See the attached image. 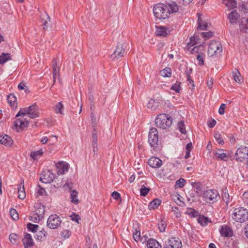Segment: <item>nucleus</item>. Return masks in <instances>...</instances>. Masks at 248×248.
I'll return each mask as SVG.
<instances>
[{
	"mask_svg": "<svg viewBox=\"0 0 248 248\" xmlns=\"http://www.w3.org/2000/svg\"><path fill=\"white\" fill-rule=\"evenodd\" d=\"M172 123V118L169 114H160L155 119L156 126L159 128L166 129L169 128Z\"/></svg>",
	"mask_w": 248,
	"mask_h": 248,
	"instance_id": "obj_1",
	"label": "nucleus"
},
{
	"mask_svg": "<svg viewBox=\"0 0 248 248\" xmlns=\"http://www.w3.org/2000/svg\"><path fill=\"white\" fill-rule=\"evenodd\" d=\"M232 217L237 222H245L248 220V210L242 207L235 208L232 212Z\"/></svg>",
	"mask_w": 248,
	"mask_h": 248,
	"instance_id": "obj_2",
	"label": "nucleus"
},
{
	"mask_svg": "<svg viewBox=\"0 0 248 248\" xmlns=\"http://www.w3.org/2000/svg\"><path fill=\"white\" fill-rule=\"evenodd\" d=\"M153 12L156 18L159 19H165L170 16L169 10L165 4L157 3L154 7Z\"/></svg>",
	"mask_w": 248,
	"mask_h": 248,
	"instance_id": "obj_3",
	"label": "nucleus"
},
{
	"mask_svg": "<svg viewBox=\"0 0 248 248\" xmlns=\"http://www.w3.org/2000/svg\"><path fill=\"white\" fill-rule=\"evenodd\" d=\"M25 115L28 116L31 119L38 117L39 116L38 108L35 104H34L28 108L20 109L16 116Z\"/></svg>",
	"mask_w": 248,
	"mask_h": 248,
	"instance_id": "obj_4",
	"label": "nucleus"
},
{
	"mask_svg": "<svg viewBox=\"0 0 248 248\" xmlns=\"http://www.w3.org/2000/svg\"><path fill=\"white\" fill-rule=\"evenodd\" d=\"M203 200L209 203L217 202L220 198L218 191L215 189H208L202 193Z\"/></svg>",
	"mask_w": 248,
	"mask_h": 248,
	"instance_id": "obj_5",
	"label": "nucleus"
},
{
	"mask_svg": "<svg viewBox=\"0 0 248 248\" xmlns=\"http://www.w3.org/2000/svg\"><path fill=\"white\" fill-rule=\"evenodd\" d=\"M45 213V207L41 204H38L36 207L34 213L30 217V220L33 222H39L43 217Z\"/></svg>",
	"mask_w": 248,
	"mask_h": 248,
	"instance_id": "obj_6",
	"label": "nucleus"
},
{
	"mask_svg": "<svg viewBox=\"0 0 248 248\" xmlns=\"http://www.w3.org/2000/svg\"><path fill=\"white\" fill-rule=\"evenodd\" d=\"M222 50V46L221 43L218 41H212L208 48V55L209 56H213L220 53Z\"/></svg>",
	"mask_w": 248,
	"mask_h": 248,
	"instance_id": "obj_7",
	"label": "nucleus"
},
{
	"mask_svg": "<svg viewBox=\"0 0 248 248\" xmlns=\"http://www.w3.org/2000/svg\"><path fill=\"white\" fill-rule=\"evenodd\" d=\"M17 119L14 122V126L17 131L22 130L27 127L29 124V121L25 115L16 116Z\"/></svg>",
	"mask_w": 248,
	"mask_h": 248,
	"instance_id": "obj_8",
	"label": "nucleus"
},
{
	"mask_svg": "<svg viewBox=\"0 0 248 248\" xmlns=\"http://www.w3.org/2000/svg\"><path fill=\"white\" fill-rule=\"evenodd\" d=\"M62 223L61 218L57 215L50 216L47 220V226L50 229H57Z\"/></svg>",
	"mask_w": 248,
	"mask_h": 248,
	"instance_id": "obj_9",
	"label": "nucleus"
},
{
	"mask_svg": "<svg viewBox=\"0 0 248 248\" xmlns=\"http://www.w3.org/2000/svg\"><path fill=\"white\" fill-rule=\"evenodd\" d=\"M181 240L177 237H171L165 242L164 248H182Z\"/></svg>",
	"mask_w": 248,
	"mask_h": 248,
	"instance_id": "obj_10",
	"label": "nucleus"
},
{
	"mask_svg": "<svg viewBox=\"0 0 248 248\" xmlns=\"http://www.w3.org/2000/svg\"><path fill=\"white\" fill-rule=\"evenodd\" d=\"M236 159L242 162L245 160H248V147L239 148L235 152Z\"/></svg>",
	"mask_w": 248,
	"mask_h": 248,
	"instance_id": "obj_11",
	"label": "nucleus"
},
{
	"mask_svg": "<svg viewBox=\"0 0 248 248\" xmlns=\"http://www.w3.org/2000/svg\"><path fill=\"white\" fill-rule=\"evenodd\" d=\"M148 141L151 146H155L158 141L157 130L155 128L150 129L148 135Z\"/></svg>",
	"mask_w": 248,
	"mask_h": 248,
	"instance_id": "obj_12",
	"label": "nucleus"
},
{
	"mask_svg": "<svg viewBox=\"0 0 248 248\" xmlns=\"http://www.w3.org/2000/svg\"><path fill=\"white\" fill-rule=\"evenodd\" d=\"M215 155L214 158L216 160H221L226 161L229 159L230 156L229 153H225L223 149H217L214 151Z\"/></svg>",
	"mask_w": 248,
	"mask_h": 248,
	"instance_id": "obj_13",
	"label": "nucleus"
},
{
	"mask_svg": "<svg viewBox=\"0 0 248 248\" xmlns=\"http://www.w3.org/2000/svg\"><path fill=\"white\" fill-rule=\"evenodd\" d=\"M219 232L222 236L227 237H231L232 235V230L226 225L220 226Z\"/></svg>",
	"mask_w": 248,
	"mask_h": 248,
	"instance_id": "obj_14",
	"label": "nucleus"
},
{
	"mask_svg": "<svg viewBox=\"0 0 248 248\" xmlns=\"http://www.w3.org/2000/svg\"><path fill=\"white\" fill-rule=\"evenodd\" d=\"M56 167L58 175L63 174L68 171V164L66 162L63 161L59 162L56 164Z\"/></svg>",
	"mask_w": 248,
	"mask_h": 248,
	"instance_id": "obj_15",
	"label": "nucleus"
},
{
	"mask_svg": "<svg viewBox=\"0 0 248 248\" xmlns=\"http://www.w3.org/2000/svg\"><path fill=\"white\" fill-rule=\"evenodd\" d=\"M148 163L149 165L153 168H159L162 164L161 160L156 157H151Z\"/></svg>",
	"mask_w": 248,
	"mask_h": 248,
	"instance_id": "obj_16",
	"label": "nucleus"
},
{
	"mask_svg": "<svg viewBox=\"0 0 248 248\" xmlns=\"http://www.w3.org/2000/svg\"><path fill=\"white\" fill-rule=\"evenodd\" d=\"M124 51L125 49L123 45H121L118 46L113 54L111 55V58L113 59H118L119 58L122 57L124 53Z\"/></svg>",
	"mask_w": 248,
	"mask_h": 248,
	"instance_id": "obj_17",
	"label": "nucleus"
},
{
	"mask_svg": "<svg viewBox=\"0 0 248 248\" xmlns=\"http://www.w3.org/2000/svg\"><path fill=\"white\" fill-rule=\"evenodd\" d=\"M7 102L11 108L16 109L17 106V98L15 94H8L7 96Z\"/></svg>",
	"mask_w": 248,
	"mask_h": 248,
	"instance_id": "obj_18",
	"label": "nucleus"
},
{
	"mask_svg": "<svg viewBox=\"0 0 248 248\" xmlns=\"http://www.w3.org/2000/svg\"><path fill=\"white\" fill-rule=\"evenodd\" d=\"M192 69L191 68H188L186 67L185 74L187 77V81L188 82L187 85L189 86V88L191 89V91H193V89H194L195 85L194 84V81L190 77V74L192 72Z\"/></svg>",
	"mask_w": 248,
	"mask_h": 248,
	"instance_id": "obj_19",
	"label": "nucleus"
},
{
	"mask_svg": "<svg viewBox=\"0 0 248 248\" xmlns=\"http://www.w3.org/2000/svg\"><path fill=\"white\" fill-rule=\"evenodd\" d=\"M165 5L169 10L170 15L171 14L177 12L179 9V6L174 1L167 3Z\"/></svg>",
	"mask_w": 248,
	"mask_h": 248,
	"instance_id": "obj_20",
	"label": "nucleus"
},
{
	"mask_svg": "<svg viewBox=\"0 0 248 248\" xmlns=\"http://www.w3.org/2000/svg\"><path fill=\"white\" fill-rule=\"evenodd\" d=\"M22 241L25 248H28L33 244V241L32 237L29 233H26Z\"/></svg>",
	"mask_w": 248,
	"mask_h": 248,
	"instance_id": "obj_21",
	"label": "nucleus"
},
{
	"mask_svg": "<svg viewBox=\"0 0 248 248\" xmlns=\"http://www.w3.org/2000/svg\"><path fill=\"white\" fill-rule=\"evenodd\" d=\"M0 143L5 146H10L12 145L13 140L8 135H2L0 136Z\"/></svg>",
	"mask_w": 248,
	"mask_h": 248,
	"instance_id": "obj_22",
	"label": "nucleus"
},
{
	"mask_svg": "<svg viewBox=\"0 0 248 248\" xmlns=\"http://www.w3.org/2000/svg\"><path fill=\"white\" fill-rule=\"evenodd\" d=\"M239 17V15L236 10H233L228 16V18L231 24H235Z\"/></svg>",
	"mask_w": 248,
	"mask_h": 248,
	"instance_id": "obj_23",
	"label": "nucleus"
},
{
	"mask_svg": "<svg viewBox=\"0 0 248 248\" xmlns=\"http://www.w3.org/2000/svg\"><path fill=\"white\" fill-rule=\"evenodd\" d=\"M147 248H161V246L158 242L155 239L150 238L147 241Z\"/></svg>",
	"mask_w": 248,
	"mask_h": 248,
	"instance_id": "obj_24",
	"label": "nucleus"
},
{
	"mask_svg": "<svg viewBox=\"0 0 248 248\" xmlns=\"http://www.w3.org/2000/svg\"><path fill=\"white\" fill-rule=\"evenodd\" d=\"M54 178V175L53 174L50 173V171H48L45 173L43 177H41L40 180L44 183H49L52 182Z\"/></svg>",
	"mask_w": 248,
	"mask_h": 248,
	"instance_id": "obj_25",
	"label": "nucleus"
},
{
	"mask_svg": "<svg viewBox=\"0 0 248 248\" xmlns=\"http://www.w3.org/2000/svg\"><path fill=\"white\" fill-rule=\"evenodd\" d=\"M18 197L21 200L24 199L26 197L23 181H22L21 184L18 186Z\"/></svg>",
	"mask_w": 248,
	"mask_h": 248,
	"instance_id": "obj_26",
	"label": "nucleus"
},
{
	"mask_svg": "<svg viewBox=\"0 0 248 248\" xmlns=\"http://www.w3.org/2000/svg\"><path fill=\"white\" fill-rule=\"evenodd\" d=\"M232 77L234 80L237 83H240L243 81V78L240 73L237 69H235L232 72Z\"/></svg>",
	"mask_w": 248,
	"mask_h": 248,
	"instance_id": "obj_27",
	"label": "nucleus"
},
{
	"mask_svg": "<svg viewBox=\"0 0 248 248\" xmlns=\"http://www.w3.org/2000/svg\"><path fill=\"white\" fill-rule=\"evenodd\" d=\"M44 152L45 150L43 149H40L39 150L31 152L30 156L33 160H37L42 155Z\"/></svg>",
	"mask_w": 248,
	"mask_h": 248,
	"instance_id": "obj_28",
	"label": "nucleus"
},
{
	"mask_svg": "<svg viewBox=\"0 0 248 248\" xmlns=\"http://www.w3.org/2000/svg\"><path fill=\"white\" fill-rule=\"evenodd\" d=\"M248 18L243 17L241 19V24H240V29L242 31L244 32H247L248 27Z\"/></svg>",
	"mask_w": 248,
	"mask_h": 248,
	"instance_id": "obj_29",
	"label": "nucleus"
},
{
	"mask_svg": "<svg viewBox=\"0 0 248 248\" xmlns=\"http://www.w3.org/2000/svg\"><path fill=\"white\" fill-rule=\"evenodd\" d=\"M167 29L165 27L160 26L157 27L156 30V34L158 36L165 37L168 35Z\"/></svg>",
	"mask_w": 248,
	"mask_h": 248,
	"instance_id": "obj_30",
	"label": "nucleus"
},
{
	"mask_svg": "<svg viewBox=\"0 0 248 248\" xmlns=\"http://www.w3.org/2000/svg\"><path fill=\"white\" fill-rule=\"evenodd\" d=\"M11 60V55L9 53H2L0 55V64H3L6 62Z\"/></svg>",
	"mask_w": 248,
	"mask_h": 248,
	"instance_id": "obj_31",
	"label": "nucleus"
},
{
	"mask_svg": "<svg viewBox=\"0 0 248 248\" xmlns=\"http://www.w3.org/2000/svg\"><path fill=\"white\" fill-rule=\"evenodd\" d=\"M198 222L202 226H204L207 225L208 223L210 222L209 218L203 215H200L198 218Z\"/></svg>",
	"mask_w": 248,
	"mask_h": 248,
	"instance_id": "obj_32",
	"label": "nucleus"
},
{
	"mask_svg": "<svg viewBox=\"0 0 248 248\" xmlns=\"http://www.w3.org/2000/svg\"><path fill=\"white\" fill-rule=\"evenodd\" d=\"M161 202V200L158 199H155L151 202L149 205L148 208L149 210L154 209L158 207Z\"/></svg>",
	"mask_w": 248,
	"mask_h": 248,
	"instance_id": "obj_33",
	"label": "nucleus"
},
{
	"mask_svg": "<svg viewBox=\"0 0 248 248\" xmlns=\"http://www.w3.org/2000/svg\"><path fill=\"white\" fill-rule=\"evenodd\" d=\"M223 3L229 9H232L236 7L235 0H223Z\"/></svg>",
	"mask_w": 248,
	"mask_h": 248,
	"instance_id": "obj_34",
	"label": "nucleus"
},
{
	"mask_svg": "<svg viewBox=\"0 0 248 248\" xmlns=\"http://www.w3.org/2000/svg\"><path fill=\"white\" fill-rule=\"evenodd\" d=\"M158 106V102L153 99H150L147 103V107L153 110H156Z\"/></svg>",
	"mask_w": 248,
	"mask_h": 248,
	"instance_id": "obj_35",
	"label": "nucleus"
},
{
	"mask_svg": "<svg viewBox=\"0 0 248 248\" xmlns=\"http://www.w3.org/2000/svg\"><path fill=\"white\" fill-rule=\"evenodd\" d=\"M197 15H198V28L201 30H207L208 26L207 23L200 19L199 13H198Z\"/></svg>",
	"mask_w": 248,
	"mask_h": 248,
	"instance_id": "obj_36",
	"label": "nucleus"
},
{
	"mask_svg": "<svg viewBox=\"0 0 248 248\" xmlns=\"http://www.w3.org/2000/svg\"><path fill=\"white\" fill-rule=\"evenodd\" d=\"M70 198L72 202L75 204L78 203L79 201L78 199V192L77 191L73 190L71 191Z\"/></svg>",
	"mask_w": 248,
	"mask_h": 248,
	"instance_id": "obj_37",
	"label": "nucleus"
},
{
	"mask_svg": "<svg viewBox=\"0 0 248 248\" xmlns=\"http://www.w3.org/2000/svg\"><path fill=\"white\" fill-rule=\"evenodd\" d=\"M55 111L57 114H63V105L62 102L57 103L55 107Z\"/></svg>",
	"mask_w": 248,
	"mask_h": 248,
	"instance_id": "obj_38",
	"label": "nucleus"
},
{
	"mask_svg": "<svg viewBox=\"0 0 248 248\" xmlns=\"http://www.w3.org/2000/svg\"><path fill=\"white\" fill-rule=\"evenodd\" d=\"M9 240L12 244L16 245L19 242L20 237L16 233H12L9 235Z\"/></svg>",
	"mask_w": 248,
	"mask_h": 248,
	"instance_id": "obj_39",
	"label": "nucleus"
},
{
	"mask_svg": "<svg viewBox=\"0 0 248 248\" xmlns=\"http://www.w3.org/2000/svg\"><path fill=\"white\" fill-rule=\"evenodd\" d=\"M160 74L164 77H170L171 75V70L169 67H166L160 72Z\"/></svg>",
	"mask_w": 248,
	"mask_h": 248,
	"instance_id": "obj_40",
	"label": "nucleus"
},
{
	"mask_svg": "<svg viewBox=\"0 0 248 248\" xmlns=\"http://www.w3.org/2000/svg\"><path fill=\"white\" fill-rule=\"evenodd\" d=\"M199 37L197 35H194L192 37L190 38V42L187 43V47L188 46H193L198 44Z\"/></svg>",
	"mask_w": 248,
	"mask_h": 248,
	"instance_id": "obj_41",
	"label": "nucleus"
},
{
	"mask_svg": "<svg viewBox=\"0 0 248 248\" xmlns=\"http://www.w3.org/2000/svg\"><path fill=\"white\" fill-rule=\"evenodd\" d=\"M177 128L182 134H186V131L184 121H181L177 123Z\"/></svg>",
	"mask_w": 248,
	"mask_h": 248,
	"instance_id": "obj_42",
	"label": "nucleus"
},
{
	"mask_svg": "<svg viewBox=\"0 0 248 248\" xmlns=\"http://www.w3.org/2000/svg\"><path fill=\"white\" fill-rule=\"evenodd\" d=\"M222 197L223 201L228 204L230 202V196L226 189L223 190Z\"/></svg>",
	"mask_w": 248,
	"mask_h": 248,
	"instance_id": "obj_43",
	"label": "nucleus"
},
{
	"mask_svg": "<svg viewBox=\"0 0 248 248\" xmlns=\"http://www.w3.org/2000/svg\"><path fill=\"white\" fill-rule=\"evenodd\" d=\"M196 57L199 61L198 64L199 65H204V59L205 58L204 54L202 52L199 53V54L197 55Z\"/></svg>",
	"mask_w": 248,
	"mask_h": 248,
	"instance_id": "obj_44",
	"label": "nucleus"
},
{
	"mask_svg": "<svg viewBox=\"0 0 248 248\" xmlns=\"http://www.w3.org/2000/svg\"><path fill=\"white\" fill-rule=\"evenodd\" d=\"M214 138L218 144L222 145L224 143V140L222 138V136L219 132H217L215 133Z\"/></svg>",
	"mask_w": 248,
	"mask_h": 248,
	"instance_id": "obj_45",
	"label": "nucleus"
},
{
	"mask_svg": "<svg viewBox=\"0 0 248 248\" xmlns=\"http://www.w3.org/2000/svg\"><path fill=\"white\" fill-rule=\"evenodd\" d=\"M192 46H188L187 47V49L191 52V53H196L197 54H199V53H201V52H200V49L201 47V45L197 46H194V47H192Z\"/></svg>",
	"mask_w": 248,
	"mask_h": 248,
	"instance_id": "obj_46",
	"label": "nucleus"
},
{
	"mask_svg": "<svg viewBox=\"0 0 248 248\" xmlns=\"http://www.w3.org/2000/svg\"><path fill=\"white\" fill-rule=\"evenodd\" d=\"M186 213L190 217H196L199 215L198 212L192 208L188 209Z\"/></svg>",
	"mask_w": 248,
	"mask_h": 248,
	"instance_id": "obj_47",
	"label": "nucleus"
},
{
	"mask_svg": "<svg viewBox=\"0 0 248 248\" xmlns=\"http://www.w3.org/2000/svg\"><path fill=\"white\" fill-rule=\"evenodd\" d=\"M167 224L163 219L161 220L158 223V228L161 232H164L166 230Z\"/></svg>",
	"mask_w": 248,
	"mask_h": 248,
	"instance_id": "obj_48",
	"label": "nucleus"
},
{
	"mask_svg": "<svg viewBox=\"0 0 248 248\" xmlns=\"http://www.w3.org/2000/svg\"><path fill=\"white\" fill-rule=\"evenodd\" d=\"M191 185L193 188L196 190L197 193H199L201 191L202 187L201 184L199 182H192Z\"/></svg>",
	"mask_w": 248,
	"mask_h": 248,
	"instance_id": "obj_49",
	"label": "nucleus"
},
{
	"mask_svg": "<svg viewBox=\"0 0 248 248\" xmlns=\"http://www.w3.org/2000/svg\"><path fill=\"white\" fill-rule=\"evenodd\" d=\"M150 190V188L145 187L144 185H142L141 186V188L140 189V194L142 196H145L147 195L149 191Z\"/></svg>",
	"mask_w": 248,
	"mask_h": 248,
	"instance_id": "obj_50",
	"label": "nucleus"
},
{
	"mask_svg": "<svg viewBox=\"0 0 248 248\" xmlns=\"http://www.w3.org/2000/svg\"><path fill=\"white\" fill-rule=\"evenodd\" d=\"M18 89L19 90H24V92L25 93L27 92H30V91L28 90V87L26 85V84L24 82H21L18 85Z\"/></svg>",
	"mask_w": 248,
	"mask_h": 248,
	"instance_id": "obj_51",
	"label": "nucleus"
},
{
	"mask_svg": "<svg viewBox=\"0 0 248 248\" xmlns=\"http://www.w3.org/2000/svg\"><path fill=\"white\" fill-rule=\"evenodd\" d=\"M10 214L14 220H16L18 219V214L16 209H11L10 211Z\"/></svg>",
	"mask_w": 248,
	"mask_h": 248,
	"instance_id": "obj_52",
	"label": "nucleus"
},
{
	"mask_svg": "<svg viewBox=\"0 0 248 248\" xmlns=\"http://www.w3.org/2000/svg\"><path fill=\"white\" fill-rule=\"evenodd\" d=\"M69 217L72 221L79 223V220L80 219V217L78 215L76 214L75 213H72Z\"/></svg>",
	"mask_w": 248,
	"mask_h": 248,
	"instance_id": "obj_53",
	"label": "nucleus"
},
{
	"mask_svg": "<svg viewBox=\"0 0 248 248\" xmlns=\"http://www.w3.org/2000/svg\"><path fill=\"white\" fill-rule=\"evenodd\" d=\"M27 228L29 230V231H31L32 232H35L37 230V229L38 228V225L32 224L31 223H29L27 224Z\"/></svg>",
	"mask_w": 248,
	"mask_h": 248,
	"instance_id": "obj_54",
	"label": "nucleus"
},
{
	"mask_svg": "<svg viewBox=\"0 0 248 248\" xmlns=\"http://www.w3.org/2000/svg\"><path fill=\"white\" fill-rule=\"evenodd\" d=\"M36 193L38 195L40 196L44 195L46 194L45 189L44 188L41 187L40 186H38L36 188Z\"/></svg>",
	"mask_w": 248,
	"mask_h": 248,
	"instance_id": "obj_55",
	"label": "nucleus"
},
{
	"mask_svg": "<svg viewBox=\"0 0 248 248\" xmlns=\"http://www.w3.org/2000/svg\"><path fill=\"white\" fill-rule=\"evenodd\" d=\"M134 239L136 241L138 242L140 240H142L143 238H140V232L139 231H136L133 235Z\"/></svg>",
	"mask_w": 248,
	"mask_h": 248,
	"instance_id": "obj_56",
	"label": "nucleus"
},
{
	"mask_svg": "<svg viewBox=\"0 0 248 248\" xmlns=\"http://www.w3.org/2000/svg\"><path fill=\"white\" fill-rule=\"evenodd\" d=\"M186 181L184 179L180 178L176 182V186L177 187L181 188L185 186Z\"/></svg>",
	"mask_w": 248,
	"mask_h": 248,
	"instance_id": "obj_57",
	"label": "nucleus"
},
{
	"mask_svg": "<svg viewBox=\"0 0 248 248\" xmlns=\"http://www.w3.org/2000/svg\"><path fill=\"white\" fill-rule=\"evenodd\" d=\"M71 234V232L68 230H63L61 232L62 236L65 239L69 238Z\"/></svg>",
	"mask_w": 248,
	"mask_h": 248,
	"instance_id": "obj_58",
	"label": "nucleus"
},
{
	"mask_svg": "<svg viewBox=\"0 0 248 248\" xmlns=\"http://www.w3.org/2000/svg\"><path fill=\"white\" fill-rule=\"evenodd\" d=\"M171 211L173 212L176 217H179L181 216L180 211L179 208L176 206L171 207Z\"/></svg>",
	"mask_w": 248,
	"mask_h": 248,
	"instance_id": "obj_59",
	"label": "nucleus"
},
{
	"mask_svg": "<svg viewBox=\"0 0 248 248\" xmlns=\"http://www.w3.org/2000/svg\"><path fill=\"white\" fill-rule=\"evenodd\" d=\"M59 71L60 68H55V69H53V77L54 82L56 81L57 78L59 77Z\"/></svg>",
	"mask_w": 248,
	"mask_h": 248,
	"instance_id": "obj_60",
	"label": "nucleus"
},
{
	"mask_svg": "<svg viewBox=\"0 0 248 248\" xmlns=\"http://www.w3.org/2000/svg\"><path fill=\"white\" fill-rule=\"evenodd\" d=\"M180 83L177 82L171 87L170 89L175 91L176 93H178L180 90Z\"/></svg>",
	"mask_w": 248,
	"mask_h": 248,
	"instance_id": "obj_61",
	"label": "nucleus"
},
{
	"mask_svg": "<svg viewBox=\"0 0 248 248\" xmlns=\"http://www.w3.org/2000/svg\"><path fill=\"white\" fill-rule=\"evenodd\" d=\"M202 37L207 39L213 36V32L210 31L206 32H203L202 33Z\"/></svg>",
	"mask_w": 248,
	"mask_h": 248,
	"instance_id": "obj_62",
	"label": "nucleus"
},
{
	"mask_svg": "<svg viewBox=\"0 0 248 248\" xmlns=\"http://www.w3.org/2000/svg\"><path fill=\"white\" fill-rule=\"evenodd\" d=\"M226 108V104H222L218 109V113L220 115H223L224 114L225 112V109Z\"/></svg>",
	"mask_w": 248,
	"mask_h": 248,
	"instance_id": "obj_63",
	"label": "nucleus"
},
{
	"mask_svg": "<svg viewBox=\"0 0 248 248\" xmlns=\"http://www.w3.org/2000/svg\"><path fill=\"white\" fill-rule=\"evenodd\" d=\"M239 9L240 11L244 12L245 14L247 13L248 12V8L246 6V5L244 4L239 5Z\"/></svg>",
	"mask_w": 248,
	"mask_h": 248,
	"instance_id": "obj_64",
	"label": "nucleus"
}]
</instances>
